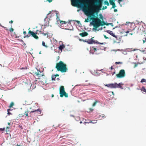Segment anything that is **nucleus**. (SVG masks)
<instances>
[{
    "instance_id": "obj_48",
    "label": "nucleus",
    "mask_w": 146,
    "mask_h": 146,
    "mask_svg": "<svg viewBox=\"0 0 146 146\" xmlns=\"http://www.w3.org/2000/svg\"><path fill=\"white\" fill-rule=\"evenodd\" d=\"M129 35H132L133 34V33H130V32H129Z\"/></svg>"
},
{
    "instance_id": "obj_17",
    "label": "nucleus",
    "mask_w": 146,
    "mask_h": 146,
    "mask_svg": "<svg viewBox=\"0 0 146 146\" xmlns=\"http://www.w3.org/2000/svg\"><path fill=\"white\" fill-rule=\"evenodd\" d=\"M36 31V32H38L39 31L40 34H43L45 36L46 35H47L49 34L48 32H47L46 33H44L43 31H39L38 30H37Z\"/></svg>"
},
{
    "instance_id": "obj_35",
    "label": "nucleus",
    "mask_w": 146,
    "mask_h": 146,
    "mask_svg": "<svg viewBox=\"0 0 146 146\" xmlns=\"http://www.w3.org/2000/svg\"><path fill=\"white\" fill-rule=\"evenodd\" d=\"M134 64H135V65L134 66V68H135L137 66L138 64L136 62L134 63Z\"/></svg>"
},
{
    "instance_id": "obj_45",
    "label": "nucleus",
    "mask_w": 146,
    "mask_h": 146,
    "mask_svg": "<svg viewBox=\"0 0 146 146\" xmlns=\"http://www.w3.org/2000/svg\"><path fill=\"white\" fill-rule=\"evenodd\" d=\"M122 1H123V0H118V3H120Z\"/></svg>"
},
{
    "instance_id": "obj_7",
    "label": "nucleus",
    "mask_w": 146,
    "mask_h": 146,
    "mask_svg": "<svg viewBox=\"0 0 146 146\" xmlns=\"http://www.w3.org/2000/svg\"><path fill=\"white\" fill-rule=\"evenodd\" d=\"M37 72H33V75L35 76H36L37 78V79H40L41 76H42V74H41L42 72L40 71H38L37 69Z\"/></svg>"
},
{
    "instance_id": "obj_9",
    "label": "nucleus",
    "mask_w": 146,
    "mask_h": 146,
    "mask_svg": "<svg viewBox=\"0 0 146 146\" xmlns=\"http://www.w3.org/2000/svg\"><path fill=\"white\" fill-rule=\"evenodd\" d=\"M28 34H30L29 35H31L33 37L36 39L38 38V37L36 35V34H37V33H35L31 31V30H29L28 32Z\"/></svg>"
},
{
    "instance_id": "obj_54",
    "label": "nucleus",
    "mask_w": 146,
    "mask_h": 146,
    "mask_svg": "<svg viewBox=\"0 0 146 146\" xmlns=\"http://www.w3.org/2000/svg\"><path fill=\"white\" fill-rule=\"evenodd\" d=\"M76 22L78 23L79 24L80 23V21H76Z\"/></svg>"
},
{
    "instance_id": "obj_63",
    "label": "nucleus",
    "mask_w": 146,
    "mask_h": 146,
    "mask_svg": "<svg viewBox=\"0 0 146 146\" xmlns=\"http://www.w3.org/2000/svg\"><path fill=\"white\" fill-rule=\"evenodd\" d=\"M145 42H146V37L145 38Z\"/></svg>"
},
{
    "instance_id": "obj_13",
    "label": "nucleus",
    "mask_w": 146,
    "mask_h": 146,
    "mask_svg": "<svg viewBox=\"0 0 146 146\" xmlns=\"http://www.w3.org/2000/svg\"><path fill=\"white\" fill-rule=\"evenodd\" d=\"M110 4V5H112V7L111 9L112 8H115L116 6L115 5V4L114 2L115 1L114 0H109Z\"/></svg>"
},
{
    "instance_id": "obj_25",
    "label": "nucleus",
    "mask_w": 146,
    "mask_h": 146,
    "mask_svg": "<svg viewBox=\"0 0 146 146\" xmlns=\"http://www.w3.org/2000/svg\"><path fill=\"white\" fill-rule=\"evenodd\" d=\"M140 82L141 83H143L144 82L146 83V79L144 78H143L141 79V80L140 81Z\"/></svg>"
},
{
    "instance_id": "obj_5",
    "label": "nucleus",
    "mask_w": 146,
    "mask_h": 146,
    "mask_svg": "<svg viewBox=\"0 0 146 146\" xmlns=\"http://www.w3.org/2000/svg\"><path fill=\"white\" fill-rule=\"evenodd\" d=\"M125 76V71L123 69L120 70L118 74L116 75L117 78H124Z\"/></svg>"
},
{
    "instance_id": "obj_14",
    "label": "nucleus",
    "mask_w": 146,
    "mask_h": 146,
    "mask_svg": "<svg viewBox=\"0 0 146 146\" xmlns=\"http://www.w3.org/2000/svg\"><path fill=\"white\" fill-rule=\"evenodd\" d=\"M40 80V81L41 82H45L46 80V78L43 73L42 74V76H41V78L39 79Z\"/></svg>"
},
{
    "instance_id": "obj_11",
    "label": "nucleus",
    "mask_w": 146,
    "mask_h": 146,
    "mask_svg": "<svg viewBox=\"0 0 146 146\" xmlns=\"http://www.w3.org/2000/svg\"><path fill=\"white\" fill-rule=\"evenodd\" d=\"M105 86L111 88H115V83L114 84H106L105 85Z\"/></svg>"
},
{
    "instance_id": "obj_51",
    "label": "nucleus",
    "mask_w": 146,
    "mask_h": 146,
    "mask_svg": "<svg viewBox=\"0 0 146 146\" xmlns=\"http://www.w3.org/2000/svg\"><path fill=\"white\" fill-rule=\"evenodd\" d=\"M59 15L58 13H56V17H58Z\"/></svg>"
},
{
    "instance_id": "obj_58",
    "label": "nucleus",
    "mask_w": 146,
    "mask_h": 146,
    "mask_svg": "<svg viewBox=\"0 0 146 146\" xmlns=\"http://www.w3.org/2000/svg\"><path fill=\"white\" fill-rule=\"evenodd\" d=\"M10 110H11L10 109H8L7 110V111L9 112V111H10Z\"/></svg>"
},
{
    "instance_id": "obj_38",
    "label": "nucleus",
    "mask_w": 146,
    "mask_h": 146,
    "mask_svg": "<svg viewBox=\"0 0 146 146\" xmlns=\"http://www.w3.org/2000/svg\"><path fill=\"white\" fill-rule=\"evenodd\" d=\"M100 116L102 118H104L105 117V115L104 114H103L100 115Z\"/></svg>"
},
{
    "instance_id": "obj_29",
    "label": "nucleus",
    "mask_w": 146,
    "mask_h": 146,
    "mask_svg": "<svg viewBox=\"0 0 146 146\" xmlns=\"http://www.w3.org/2000/svg\"><path fill=\"white\" fill-rule=\"evenodd\" d=\"M98 102L97 101H95L94 102V103L92 105V106H93V107L95 106L96 105L97 103Z\"/></svg>"
},
{
    "instance_id": "obj_32",
    "label": "nucleus",
    "mask_w": 146,
    "mask_h": 146,
    "mask_svg": "<svg viewBox=\"0 0 146 146\" xmlns=\"http://www.w3.org/2000/svg\"><path fill=\"white\" fill-rule=\"evenodd\" d=\"M115 64H122V62H115Z\"/></svg>"
},
{
    "instance_id": "obj_44",
    "label": "nucleus",
    "mask_w": 146,
    "mask_h": 146,
    "mask_svg": "<svg viewBox=\"0 0 146 146\" xmlns=\"http://www.w3.org/2000/svg\"><path fill=\"white\" fill-rule=\"evenodd\" d=\"M100 19H102V18H103V17H102V15L101 14H100Z\"/></svg>"
},
{
    "instance_id": "obj_19",
    "label": "nucleus",
    "mask_w": 146,
    "mask_h": 146,
    "mask_svg": "<svg viewBox=\"0 0 146 146\" xmlns=\"http://www.w3.org/2000/svg\"><path fill=\"white\" fill-rule=\"evenodd\" d=\"M107 32L109 34L113 36V37H114L115 36V35L114 34V33H113L112 31H107Z\"/></svg>"
},
{
    "instance_id": "obj_39",
    "label": "nucleus",
    "mask_w": 146,
    "mask_h": 146,
    "mask_svg": "<svg viewBox=\"0 0 146 146\" xmlns=\"http://www.w3.org/2000/svg\"><path fill=\"white\" fill-rule=\"evenodd\" d=\"M14 30L13 28H11L10 29V32H13V31Z\"/></svg>"
},
{
    "instance_id": "obj_30",
    "label": "nucleus",
    "mask_w": 146,
    "mask_h": 146,
    "mask_svg": "<svg viewBox=\"0 0 146 146\" xmlns=\"http://www.w3.org/2000/svg\"><path fill=\"white\" fill-rule=\"evenodd\" d=\"M56 21H57V22H58L59 21L60 23V21H61L60 19V18H59V17H56Z\"/></svg>"
},
{
    "instance_id": "obj_28",
    "label": "nucleus",
    "mask_w": 146,
    "mask_h": 146,
    "mask_svg": "<svg viewBox=\"0 0 146 146\" xmlns=\"http://www.w3.org/2000/svg\"><path fill=\"white\" fill-rule=\"evenodd\" d=\"M56 77L55 76H54V75H52V80H55Z\"/></svg>"
},
{
    "instance_id": "obj_3",
    "label": "nucleus",
    "mask_w": 146,
    "mask_h": 146,
    "mask_svg": "<svg viewBox=\"0 0 146 146\" xmlns=\"http://www.w3.org/2000/svg\"><path fill=\"white\" fill-rule=\"evenodd\" d=\"M55 68L58 71H60L62 73L68 71V68L66 64L64 63L63 62L61 61L56 63Z\"/></svg>"
},
{
    "instance_id": "obj_50",
    "label": "nucleus",
    "mask_w": 146,
    "mask_h": 146,
    "mask_svg": "<svg viewBox=\"0 0 146 146\" xmlns=\"http://www.w3.org/2000/svg\"><path fill=\"white\" fill-rule=\"evenodd\" d=\"M52 0H48L47 1H48V2L49 3H50L52 1Z\"/></svg>"
},
{
    "instance_id": "obj_26",
    "label": "nucleus",
    "mask_w": 146,
    "mask_h": 146,
    "mask_svg": "<svg viewBox=\"0 0 146 146\" xmlns=\"http://www.w3.org/2000/svg\"><path fill=\"white\" fill-rule=\"evenodd\" d=\"M29 112V110H27L25 111V115L26 116H28V113Z\"/></svg>"
},
{
    "instance_id": "obj_59",
    "label": "nucleus",
    "mask_w": 146,
    "mask_h": 146,
    "mask_svg": "<svg viewBox=\"0 0 146 146\" xmlns=\"http://www.w3.org/2000/svg\"><path fill=\"white\" fill-rule=\"evenodd\" d=\"M141 28L140 27H138V29H140V30H141Z\"/></svg>"
},
{
    "instance_id": "obj_41",
    "label": "nucleus",
    "mask_w": 146,
    "mask_h": 146,
    "mask_svg": "<svg viewBox=\"0 0 146 146\" xmlns=\"http://www.w3.org/2000/svg\"><path fill=\"white\" fill-rule=\"evenodd\" d=\"M96 121H94V122H92V121H90V122H89V123H96V122H95Z\"/></svg>"
},
{
    "instance_id": "obj_53",
    "label": "nucleus",
    "mask_w": 146,
    "mask_h": 146,
    "mask_svg": "<svg viewBox=\"0 0 146 146\" xmlns=\"http://www.w3.org/2000/svg\"><path fill=\"white\" fill-rule=\"evenodd\" d=\"M2 131H4L5 130V128H4L3 129L1 128L0 129Z\"/></svg>"
},
{
    "instance_id": "obj_31",
    "label": "nucleus",
    "mask_w": 146,
    "mask_h": 146,
    "mask_svg": "<svg viewBox=\"0 0 146 146\" xmlns=\"http://www.w3.org/2000/svg\"><path fill=\"white\" fill-rule=\"evenodd\" d=\"M141 91H142L144 92H145V91L146 90V89H145V87H143L141 89Z\"/></svg>"
},
{
    "instance_id": "obj_56",
    "label": "nucleus",
    "mask_w": 146,
    "mask_h": 146,
    "mask_svg": "<svg viewBox=\"0 0 146 146\" xmlns=\"http://www.w3.org/2000/svg\"><path fill=\"white\" fill-rule=\"evenodd\" d=\"M8 115H9L10 114H11V113L9 112H9H8Z\"/></svg>"
},
{
    "instance_id": "obj_34",
    "label": "nucleus",
    "mask_w": 146,
    "mask_h": 146,
    "mask_svg": "<svg viewBox=\"0 0 146 146\" xmlns=\"http://www.w3.org/2000/svg\"><path fill=\"white\" fill-rule=\"evenodd\" d=\"M89 112H90L91 111H92L93 110V109L92 108H89Z\"/></svg>"
},
{
    "instance_id": "obj_21",
    "label": "nucleus",
    "mask_w": 146,
    "mask_h": 146,
    "mask_svg": "<svg viewBox=\"0 0 146 146\" xmlns=\"http://www.w3.org/2000/svg\"><path fill=\"white\" fill-rule=\"evenodd\" d=\"M65 47V45L64 44L60 45L59 47V49L60 50H62V49Z\"/></svg>"
},
{
    "instance_id": "obj_52",
    "label": "nucleus",
    "mask_w": 146,
    "mask_h": 146,
    "mask_svg": "<svg viewBox=\"0 0 146 146\" xmlns=\"http://www.w3.org/2000/svg\"><path fill=\"white\" fill-rule=\"evenodd\" d=\"M143 43H144L145 42V40L144 39L143 40Z\"/></svg>"
},
{
    "instance_id": "obj_16",
    "label": "nucleus",
    "mask_w": 146,
    "mask_h": 146,
    "mask_svg": "<svg viewBox=\"0 0 146 146\" xmlns=\"http://www.w3.org/2000/svg\"><path fill=\"white\" fill-rule=\"evenodd\" d=\"M88 35V33L86 32L80 34V35L83 37L87 36Z\"/></svg>"
},
{
    "instance_id": "obj_40",
    "label": "nucleus",
    "mask_w": 146,
    "mask_h": 146,
    "mask_svg": "<svg viewBox=\"0 0 146 146\" xmlns=\"http://www.w3.org/2000/svg\"><path fill=\"white\" fill-rule=\"evenodd\" d=\"M104 36L105 38L106 39H108L109 38L108 37H107L105 35H104Z\"/></svg>"
},
{
    "instance_id": "obj_57",
    "label": "nucleus",
    "mask_w": 146,
    "mask_h": 146,
    "mask_svg": "<svg viewBox=\"0 0 146 146\" xmlns=\"http://www.w3.org/2000/svg\"><path fill=\"white\" fill-rule=\"evenodd\" d=\"M144 32L145 34H146V30H145V31H144Z\"/></svg>"
},
{
    "instance_id": "obj_42",
    "label": "nucleus",
    "mask_w": 146,
    "mask_h": 146,
    "mask_svg": "<svg viewBox=\"0 0 146 146\" xmlns=\"http://www.w3.org/2000/svg\"><path fill=\"white\" fill-rule=\"evenodd\" d=\"M9 129V127H6V131L7 132V129Z\"/></svg>"
},
{
    "instance_id": "obj_22",
    "label": "nucleus",
    "mask_w": 146,
    "mask_h": 146,
    "mask_svg": "<svg viewBox=\"0 0 146 146\" xmlns=\"http://www.w3.org/2000/svg\"><path fill=\"white\" fill-rule=\"evenodd\" d=\"M104 4L105 5H107L108 6H109V5H110L109 3L107 0L105 1H104Z\"/></svg>"
},
{
    "instance_id": "obj_47",
    "label": "nucleus",
    "mask_w": 146,
    "mask_h": 146,
    "mask_svg": "<svg viewBox=\"0 0 146 146\" xmlns=\"http://www.w3.org/2000/svg\"><path fill=\"white\" fill-rule=\"evenodd\" d=\"M114 12H116L117 11V9H115L114 10Z\"/></svg>"
},
{
    "instance_id": "obj_46",
    "label": "nucleus",
    "mask_w": 146,
    "mask_h": 146,
    "mask_svg": "<svg viewBox=\"0 0 146 146\" xmlns=\"http://www.w3.org/2000/svg\"><path fill=\"white\" fill-rule=\"evenodd\" d=\"M54 76H55V77L56 76H59V75L58 74H56L55 75H54Z\"/></svg>"
},
{
    "instance_id": "obj_20",
    "label": "nucleus",
    "mask_w": 146,
    "mask_h": 146,
    "mask_svg": "<svg viewBox=\"0 0 146 146\" xmlns=\"http://www.w3.org/2000/svg\"><path fill=\"white\" fill-rule=\"evenodd\" d=\"M97 51V49L96 48H95L94 47H92V50L90 51V53H92L93 54H94V53L92 52V51H93L94 52H95Z\"/></svg>"
},
{
    "instance_id": "obj_2",
    "label": "nucleus",
    "mask_w": 146,
    "mask_h": 146,
    "mask_svg": "<svg viewBox=\"0 0 146 146\" xmlns=\"http://www.w3.org/2000/svg\"><path fill=\"white\" fill-rule=\"evenodd\" d=\"M92 17L91 18L92 21V25L93 26L94 29L96 30L97 28L100 26H103L105 25H106V23L103 21H102L100 19L98 18L97 17L92 16Z\"/></svg>"
},
{
    "instance_id": "obj_61",
    "label": "nucleus",
    "mask_w": 146,
    "mask_h": 146,
    "mask_svg": "<svg viewBox=\"0 0 146 146\" xmlns=\"http://www.w3.org/2000/svg\"><path fill=\"white\" fill-rule=\"evenodd\" d=\"M54 96V95L53 94H52V97H53Z\"/></svg>"
},
{
    "instance_id": "obj_33",
    "label": "nucleus",
    "mask_w": 146,
    "mask_h": 146,
    "mask_svg": "<svg viewBox=\"0 0 146 146\" xmlns=\"http://www.w3.org/2000/svg\"><path fill=\"white\" fill-rule=\"evenodd\" d=\"M96 43H97L98 44H104V43L103 42L101 43L98 42L97 40H96Z\"/></svg>"
},
{
    "instance_id": "obj_1",
    "label": "nucleus",
    "mask_w": 146,
    "mask_h": 146,
    "mask_svg": "<svg viewBox=\"0 0 146 146\" xmlns=\"http://www.w3.org/2000/svg\"><path fill=\"white\" fill-rule=\"evenodd\" d=\"M103 0H71L72 5L81 8L86 15L95 16L94 13L97 14L101 10L107 8L103 6L102 9Z\"/></svg>"
},
{
    "instance_id": "obj_43",
    "label": "nucleus",
    "mask_w": 146,
    "mask_h": 146,
    "mask_svg": "<svg viewBox=\"0 0 146 146\" xmlns=\"http://www.w3.org/2000/svg\"><path fill=\"white\" fill-rule=\"evenodd\" d=\"M131 32L130 31H127L126 32V33H127V34L126 35V36H127V33H129V32Z\"/></svg>"
},
{
    "instance_id": "obj_6",
    "label": "nucleus",
    "mask_w": 146,
    "mask_h": 146,
    "mask_svg": "<svg viewBox=\"0 0 146 146\" xmlns=\"http://www.w3.org/2000/svg\"><path fill=\"white\" fill-rule=\"evenodd\" d=\"M114 38L113 39V43H119L121 41V36L118 35L115 36Z\"/></svg>"
},
{
    "instance_id": "obj_64",
    "label": "nucleus",
    "mask_w": 146,
    "mask_h": 146,
    "mask_svg": "<svg viewBox=\"0 0 146 146\" xmlns=\"http://www.w3.org/2000/svg\"><path fill=\"white\" fill-rule=\"evenodd\" d=\"M16 146H21L20 145H19L18 144H17Z\"/></svg>"
},
{
    "instance_id": "obj_8",
    "label": "nucleus",
    "mask_w": 146,
    "mask_h": 146,
    "mask_svg": "<svg viewBox=\"0 0 146 146\" xmlns=\"http://www.w3.org/2000/svg\"><path fill=\"white\" fill-rule=\"evenodd\" d=\"M94 37H92L91 38L88 39V40H83L84 42H86L89 44H96V40H94L93 39Z\"/></svg>"
},
{
    "instance_id": "obj_24",
    "label": "nucleus",
    "mask_w": 146,
    "mask_h": 146,
    "mask_svg": "<svg viewBox=\"0 0 146 146\" xmlns=\"http://www.w3.org/2000/svg\"><path fill=\"white\" fill-rule=\"evenodd\" d=\"M67 23V22H66L65 21H60V23L62 25L66 24Z\"/></svg>"
},
{
    "instance_id": "obj_49",
    "label": "nucleus",
    "mask_w": 146,
    "mask_h": 146,
    "mask_svg": "<svg viewBox=\"0 0 146 146\" xmlns=\"http://www.w3.org/2000/svg\"><path fill=\"white\" fill-rule=\"evenodd\" d=\"M13 22V21L12 20H11L9 22V23H12Z\"/></svg>"
},
{
    "instance_id": "obj_15",
    "label": "nucleus",
    "mask_w": 146,
    "mask_h": 146,
    "mask_svg": "<svg viewBox=\"0 0 146 146\" xmlns=\"http://www.w3.org/2000/svg\"><path fill=\"white\" fill-rule=\"evenodd\" d=\"M36 112H38V114H40L41 112V111L39 109H38L37 110H33L31 111L30 112V113H32Z\"/></svg>"
},
{
    "instance_id": "obj_27",
    "label": "nucleus",
    "mask_w": 146,
    "mask_h": 146,
    "mask_svg": "<svg viewBox=\"0 0 146 146\" xmlns=\"http://www.w3.org/2000/svg\"><path fill=\"white\" fill-rule=\"evenodd\" d=\"M42 45L43 46H44L45 47H46V48H47L48 47V46L46 45L45 44V42L44 41H42Z\"/></svg>"
},
{
    "instance_id": "obj_4",
    "label": "nucleus",
    "mask_w": 146,
    "mask_h": 146,
    "mask_svg": "<svg viewBox=\"0 0 146 146\" xmlns=\"http://www.w3.org/2000/svg\"><path fill=\"white\" fill-rule=\"evenodd\" d=\"M59 91L60 96L62 98L64 96L66 98L68 97V94L65 92V89L63 86H60Z\"/></svg>"
},
{
    "instance_id": "obj_12",
    "label": "nucleus",
    "mask_w": 146,
    "mask_h": 146,
    "mask_svg": "<svg viewBox=\"0 0 146 146\" xmlns=\"http://www.w3.org/2000/svg\"><path fill=\"white\" fill-rule=\"evenodd\" d=\"M123 85V84L122 82L118 84L115 83V88H118L123 89V88L122 87V85Z\"/></svg>"
},
{
    "instance_id": "obj_23",
    "label": "nucleus",
    "mask_w": 146,
    "mask_h": 146,
    "mask_svg": "<svg viewBox=\"0 0 146 146\" xmlns=\"http://www.w3.org/2000/svg\"><path fill=\"white\" fill-rule=\"evenodd\" d=\"M14 103H13V102H11V103L9 107L10 108H12L13 107V106H14Z\"/></svg>"
},
{
    "instance_id": "obj_36",
    "label": "nucleus",
    "mask_w": 146,
    "mask_h": 146,
    "mask_svg": "<svg viewBox=\"0 0 146 146\" xmlns=\"http://www.w3.org/2000/svg\"><path fill=\"white\" fill-rule=\"evenodd\" d=\"M0 26H1V27H2L4 28L6 30H8V29H7L6 28V27L3 26L2 25H1V24H0Z\"/></svg>"
},
{
    "instance_id": "obj_62",
    "label": "nucleus",
    "mask_w": 146,
    "mask_h": 146,
    "mask_svg": "<svg viewBox=\"0 0 146 146\" xmlns=\"http://www.w3.org/2000/svg\"><path fill=\"white\" fill-rule=\"evenodd\" d=\"M83 123H87L88 122H85V121H84Z\"/></svg>"
},
{
    "instance_id": "obj_55",
    "label": "nucleus",
    "mask_w": 146,
    "mask_h": 146,
    "mask_svg": "<svg viewBox=\"0 0 146 146\" xmlns=\"http://www.w3.org/2000/svg\"><path fill=\"white\" fill-rule=\"evenodd\" d=\"M110 69H111V70L112 69H114V68H113V66H111L110 68Z\"/></svg>"
},
{
    "instance_id": "obj_37",
    "label": "nucleus",
    "mask_w": 146,
    "mask_h": 146,
    "mask_svg": "<svg viewBox=\"0 0 146 146\" xmlns=\"http://www.w3.org/2000/svg\"><path fill=\"white\" fill-rule=\"evenodd\" d=\"M89 19H86L85 20V22H89Z\"/></svg>"
},
{
    "instance_id": "obj_18",
    "label": "nucleus",
    "mask_w": 146,
    "mask_h": 146,
    "mask_svg": "<svg viewBox=\"0 0 146 146\" xmlns=\"http://www.w3.org/2000/svg\"><path fill=\"white\" fill-rule=\"evenodd\" d=\"M23 33L24 34L25 36H24V38H29L31 36L30 35H27V33L25 31H24Z\"/></svg>"
},
{
    "instance_id": "obj_60",
    "label": "nucleus",
    "mask_w": 146,
    "mask_h": 146,
    "mask_svg": "<svg viewBox=\"0 0 146 146\" xmlns=\"http://www.w3.org/2000/svg\"><path fill=\"white\" fill-rule=\"evenodd\" d=\"M51 13V12L50 11L49 13H48V14H47V15H49V14H50Z\"/></svg>"
},
{
    "instance_id": "obj_10",
    "label": "nucleus",
    "mask_w": 146,
    "mask_h": 146,
    "mask_svg": "<svg viewBox=\"0 0 146 146\" xmlns=\"http://www.w3.org/2000/svg\"><path fill=\"white\" fill-rule=\"evenodd\" d=\"M28 34H30L29 35H31L33 37L36 39L38 38V37L36 35V34H37V33H35L31 31V30H29L28 32Z\"/></svg>"
}]
</instances>
